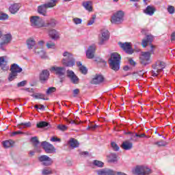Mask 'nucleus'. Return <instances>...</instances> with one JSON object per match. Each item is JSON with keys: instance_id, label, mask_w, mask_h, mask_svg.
<instances>
[{"instance_id": "6", "label": "nucleus", "mask_w": 175, "mask_h": 175, "mask_svg": "<svg viewBox=\"0 0 175 175\" xmlns=\"http://www.w3.org/2000/svg\"><path fill=\"white\" fill-rule=\"evenodd\" d=\"M166 64L165 62L161 61H157L152 66V76L157 77L165 69Z\"/></svg>"}, {"instance_id": "26", "label": "nucleus", "mask_w": 175, "mask_h": 175, "mask_svg": "<svg viewBox=\"0 0 175 175\" xmlns=\"http://www.w3.org/2000/svg\"><path fill=\"white\" fill-rule=\"evenodd\" d=\"M0 67L3 70H8L9 69L8 61L5 59V57H0Z\"/></svg>"}, {"instance_id": "33", "label": "nucleus", "mask_w": 175, "mask_h": 175, "mask_svg": "<svg viewBox=\"0 0 175 175\" xmlns=\"http://www.w3.org/2000/svg\"><path fill=\"white\" fill-rule=\"evenodd\" d=\"M69 144L72 148H76L77 147H79V144L77 139L71 138L69 141Z\"/></svg>"}, {"instance_id": "52", "label": "nucleus", "mask_w": 175, "mask_h": 175, "mask_svg": "<svg viewBox=\"0 0 175 175\" xmlns=\"http://www.w3.org/2000/svg\"><path fill=\"white\" fill-rule=\"evenodd\" d=\"M129 62L132 66H136V62L132 59V58L129 59Z\"/></svg>"}, {"instance_id": "28", "label": "nucleus", "mask_w": 175, "mask_h": 175, "mask_svg": "<svg viewBox=\"0 0 175 175\" xmlns=\"http://www.w3.org/2000/svg\"><path fill=\"white\" fill-rule=\"evenodd\" d=\"M132 147H133V144L129 141H126L122 144V148H123V150H131Z\"/></svg>"}, {"instance_id": "64", "label": "nucleus", "mask_w": 175, "mask_h": 175, "mask_svg": "<svg viewBox=\"0 0 175 175\" xmlns=\"http://www.w3.org/2000/svg\"><path fill=\"white\" fill-rule=\"evenodd\" d=\"M34 107H35V109H39V105H36L34 106Z\"/></svg>"}, {"instance_id": "44", "label": "nucleus", "mask_w": 175, "mask_h": 175, "mask_svg": "<svg viewBox=\"0 0 175 175\" xmlns=\"http://www.w3.org/2000/svg\"><path fill=\"white\" fill-rule=\"evenodd\" d=\"M46 47L47 49H54V47H55V44L52 41H48L46 42Z\"/></svg>"}, {"instance_id": "57", "label": "nucleus", "mask_w": 175, "mask_h": 175, "mask_svg": "<svg viewBox=\"0 0 175 175\" xmlns=\"http://www.w3.org/2000/svg\"><path fill=\"white\" fill-rule=\"evenodd\" d=\"M175 40V31H174L172 34H171V41L173 42Z\"/></svg>"}, {"instance_id": "40", "label": "nucleus", "mask_w": 175, "mask_h": 175, "mask_svg": "<svg viewBox=\"0 0 175 175\" xmlns=\"http://www.w3.org/2000/svg\"><path fill=\"white\" fill-rule=\"evenodd\" d=\"M42 175L53 174V171L51 170V168L46 167L42 170Z\"/></svg>"}, {"instance_id": "62", "label": "nucleus", "mask_w": 175, "mask_h": 175, "mask_svg": "<svg viewBox=\"0 0 175 175\" xmlns=\"http://www.w3.org/2000/svg\"><path fill=\"white\" fill-rule=\"evenodd\" d=\"M44 43V41L41 40L38 42V44H40V46H42V44H43Z\"/></svg>"}, {"instance_id": "13", "label": "nucleus", "mask_w": 175, "mask_h": 175, "mask_svg": "<svg viewBox=\"0 0 175 175\" xmlns=\"http://www.w3.org/2000/svg\"><path fill=\"white\" fill-rule=\"evenodd\" d=\"M67 77L70 79V81L72 84H79V81H80V79H79V77L75 74V72L71 70H67L66 71Z\"/></svg>"}, {"instance_id": "1", "label": "nucleus", "mask_w": 175, "mask_h": 175, "mask_svg": "<svg viewBox=\"0 0 175 175\" xmlns=\"http://www.w3.org/2000/svg\"><path fill=\"white\" fill-rule=\"evenodd\" d=\"M108 64L110 69L114 70V72H118L121 64V55L117 53H111Z\"/></svg>"}, {"instance_id": "17", "label": "nucleus", "mask_w": 175, "mask_h": 175, "mask_svg": "<svg viewBox=\"0 0 175 175\" xmlns=\"http://www.w3.org/2000/svg\"><path fill=\"white\" fill-rule=\"evenodd\" d=\"M12 34L8 33L3 36V41L0 43V49L5 50L4 46H8L12 42Z\"/></svg>"}, {"instance_id": "51", "label": "nucleus", "mask_w": 175, "mask_h": 175, "mask_svg": "<svg viewBox=\"0 0 175 175\" xmlns=\"http://www.w3.org/2000/svg\"><path fill=\"white\" fill-rule=\"evenodd\" d=\"M73 96L76 97L79 94H80V90L79 89H75L72 91Z\"/></svg>"}, {"instance_id": "4", "label": "nucleus", "mask_w": 175, "mask_h": 175, "mask_svg": "<svg viewBox=\"0 0 175 175\" xmlns=\"http://www.w3.org/2000/svg\"><path fill=\"white\" fill-rule=\"evenodd\" d=\"M57 0H51L49 2L38 6V13L42 16H46L47 13V9L50 8H54V6L57 5Z\"/></svg>"}, {"instance_id": "60", "label": "nucleus", "mask_w": 175, "mask_h": 175, "mask_svg": "<svg viewBox=\"0 0 175 175\" xmlns=\"http://www.w3.org/2000/svg\"><path fill=\"white\" fill-rule=\"evenodd\" d=\"M124 70H125L126 72L129 70L130 68L129 67V66H125L124 68H123Z\"/></svg>"}, {"instance_id": "38", "label": "nucleus", "mask_w": 175, "mask_h": 175, "mask_svg": "<svg viewBox=\"0 0 175 175\" xmlns=\"http://www.w3.org/2000/svg\"><path fill=\"white\" fill-rule=\"evenodd\" d=\"M154 144L158 147H166V146H167V142L166 141L160 140L159 142H154Z\"/></svg>"}, {"instance_id": "27", "label": "nucleus", "mask_w": 175, "mask_h": 175, "mask_svg": "<svg viewBox=\"0 0 175 175\" xmlns=\"http://www.w3.org/2000/svg\"><path fill=\"white\" fill-rule=\"evenodd\" d=\"M77 66L79 67V72H81L82 75H86L88 73V70L87 69V67L83 66L81 62H77Z\"/></svg>"}, {"instance_id": "15", "label": "nucleus", "mask_w": 175, "mask_h": 175, "mask_svg": "<svg viewBox=\"0 0 175 175\" xmlns=\"http://www.w3.org/2000/svg\"><path fill=\"white\" fill-rule=\"evenodd\" d=\"M38 161L42 162V165H43V166H51V165H53V159L47 155L40 156L38 157Z\"/></svg>"}, {"instance_id": "18", "label": "nucleus", "mask_w": 175, "mask_h": 175, "mask_svg": "<svg viewBox=\"0 0 175 175\" xmlns=\"http://www.w3.org/2000/svg\"><path fill=\"white\" fill-rule=\"evenodd\" d=\"M97 175H116V172L109 168H103L96 170Z\"/></svg>"}, {"instance_id": "41", "label": "nucleus", "mask_w": 175, "mask_h": 175, "mask_svg": "<svg viewBox=\"0 0 175 175\" xmlns=\"http://www.w3.org/2000/svg\"><path fill=\"white\" fill-rule=\"evenodd\" d=\"M111 147L112 148V150L113 151H119L120 150V146L116 142H111Z\"/></svg>"}, {"instance_id": "30", "label": "nucleus", "mask_w": 175, "mask_h": 175, "mask_svg": "<svg viewBox=\"0 0 175 175\" xmlns=\"http://www.w3.org/2000/svg\"><path fill=\"white\" fill-rule=\"evenodd\" d=\"M108 162H110L111 163H114L117 162V154L111 153L108 156Z\"/></svg>"}, {"instance_id": "48", "label": "nucleus", "mask_w": 175, "mask_h": 175, "mask_svg": "<svg viewBox=\"0 0 175 175\" xmlns=\"http://www.w3.org/2000/svg\"><path fill=\"white\" fill-rule=\"evenodd\" d=\"M57 129L59 130V131H66V129H68V126H66V125H64V124H59L57 126Z\"/></svg>"}, {"instance_id": "16", "label": "nucleus", "mask_w": 175, "mask_h": 175, "mask_svg": "<svg viewBox=\"0 0 175 175\" xmlns=\"http://www.w3.org/2000/svg\"><path fill=\"white\" fill-rule=\"evenodd\" d=\"M119 46L127 54H133V49H132V44L131 42H119Z\"/></svg>"}, {"instance_id": "22", "label": "nucleus", "mask_w": 175, "mask_h": 175, "mask_svg": "<svg viewBox=\"0 0 175 175\" xmlns=\"http://www.w3.org/2000/svg\"><path fill=\"white\" fill-rule=\"evenodd\" d=\"M20 8H21V4L14 3L10 6L9 11L12 14H16V13L20 10Z\"/></svg>"}, {"instance_id": "5", "label": "nucleus", "mask_w": 175, "mask_h": 175, "mask_svg": "<svg viewBox=\"0 0 175 175\" xmlns=\"http://www.w3.org/2000/svg\"><path fill=\"white\" fill-rule=\"evenodd\" d=\"M154 40V37L152 35H147L145 38L142 40V46L144 49L150 44V51H148L150 53V55H152L154 54V51L155 50V45L151 44L152 43V41Z\"/></svg>"}, {"instance_id": "59", "label": "nucleus", "mask_w": 175, "mask_h": 175, "mask_svg": "<svg viewBox=\"0 0 175 175\" xmlns=\"http://www.w3.org/2000/svg\"><path fill=\"white\" fill-rule=\"evenodd\" d=\"M89 128H91L92 129H96V128H98V125L93 124L91 126V127H89Z\"/></svg>"}, {"instance_id": "11", "label": "nucleus", "mask_w": 175, "mask_h": 175, "mask_svg": "<svg viewBox=\"0 0 175 175\" xmlns=\"http://www.w3.org/2000/svg\"><path fill=\"white\" fill-rule=\"evenodd\" d=\"M151 61V53L149 51L142 52L139 56V63L144 66L148 65Z\"/></svg>"}, {"instance_id": "56", "label": "nucleus", "mask_w": 175, "mask_h": 175, "mask_svg": "<svg viewBox=\"0 0 175 175\" xmlns=\"http://www.w3.org/2000/svg\"><path fill=\"white\" fill-rule=\"evenodd\" d=\"M135 137H146V134L142 133L141 135H139V134L136 133L135 135Z\"/></svg>"}, {"instance_id": "25", "label": "nucleus", "mask_w": 175, "mask_h": 175, "mask_svg": "<svg viewBox=\"0 0 175 175\" xmlns=\"http://www.w3.org/2000/svg\"><path fill=\"white\" fill-rule=\"evenodd\" d=\"M27 49L29 50H32L33 47H35V44H36V42L35 41V39L33 38H29L26 41Z\"/></svg>"}, {"instance_id": "50", "label": "nucleus", "mask_w": 175, "mask_h": 175, "mask_svg": "<svg viewBox=\"0 0 175 175\" xmlns=\"http://www.w3.org/2000/svg\"><path fill=\"white\" fill-rule=\"evenodd\" d=\"M27 85V81H22L21 82H19L17 83V87H25Z\"/></svg>"}, {"instance_id": "45", "label": "nucleus", "mask_w": 175, "mask_h": 175, "mask_svg": "<svg viewBox=\"0 0 175 175\" xmlns=\"http://www.w3.org/2000/svg\"><path fill=\"white\" fill-rule=\"evenodd\" d=\"M167 12L170 13V14H174V6L172 5H168L167 7Z\"/></svg>"}, {"instance_id": "54", "label": "nucleus", "mask_w": 175, "mask_h": 175, "mask_svg": "<svg viewBox=\"0 0 175 175\" xmlns=\"http://www.w3.org/2000/svg\"><path fill=\"white\" fill-rule=\"evenodd\" d=\"M24 133L18 131H14L12 133V136H16V135H23Z\"/></svg>"}, {"instance_id": "3", "label": "nucleus", "mask_w": 175, "mask_h": 175, "mask_svg": "<svg viewBox=\"0 0 175 175\" xmlns=\"http://www.w3.org/2000/svg\"><path fill=\"white\" fill-rule=\"evenodd\" d=\"M30 25L33 28H43L46 27V23L40 16H32L30 17Z\"/></svg>"}, {"instance_id": "32", "label": "nucleus", "mask_w": 175, "mask_h": 175, "mask_svg": "<svg viewBox=\"0 0 175 175\" xmlns=\"http://www.w3.org/2000/svg\"><path fill=\"white\" fill-rule=\"evenodd\" d=\"M55 25H57V21H55V19H51L45 23V26L44 27H51V28H54Z\"/></svg>"}, {"instance_id": "12", "label": "nucleus", "mask_w": 175, "mask_h": 175, "mask_svg": "<svg viewBox=\"0 0 175 175\" xmlns=\"http://www.w3.org/2000/svg\"><path fill=\"white\" fill-rule=\"evenodd\" d=\"M41 146L46 154L55 153L56 149L54 148V146H53L51 144L44 141L41 143Z\"/></svg>"}, {"instance_id": "39", "label": "nucleus", "mask_w": 175, "mask_h": 175, "mask_svg": "<svg viewBox=\"0 0 175 175\" xmlns=\"http://www.w3.org/2000/svg\"><path fill=\"white\" fill-rule=\"evenodd\" d=\"M92 164L94 166H96V167H103V165H105L103 162L98 160L93 161Z\"/></svg>"}, {"instance_id": "61", "label": "nucleus", "mask_w": 175, "mask_h": 175, "mask_svg": "<svg viewBox=\"0 0 175 175\" xmlns=\"http://www.w3.org/2000/svg\"><path fill=\"white\" fill-rule=\"evenodd\" d=\"M40 107L38 108L40 110H44V105H40Z\"/></svg>"}, {"instance_id": "47", "label": "nucleus", "mask_w": 175, "mask_h": 175, "mask_svg": "<svg viewBox=\"0 0 175 175\" xmlns=\"http://www.w3.org/2000/svg\"><path fill=\"white\" fill-rule=\"evenodd\" d=\"M65 121H66V122H68V124H76V125L79 124V121L77 120H73L66 118Z\"/></svg>"}, {"instance_id": "55", "label": "nucleus", "mask_w": 175, "mask_h": 175, "mask_svg": "<svg viewBox=\"0 0 175 175\" xmlns=\"http://www.w3.org/2000/svg\"><path fill=\"white\" fill-rule=\"evenodd\" d=\"M51 142H61V139L57 137H53L51 139Z\"/></svg>"}, {"instance_id": "36", "label": "nucleus", "mask_w": 175, "mask_h": 175, "mask_svg": "<svg viewBox=\"0 0 175 175\" xmlns=\"http://www.w3.org/2000/svg\"><path fill=\"white\" fill-rule=\"evenodd\" d=\"M36 126L37 128H46V126L50 128V124L47 122H40L37 124Z\"/></svg>"}, {"instance_id": "31", "label": "nucleus", "mask_w": 175, "mask_h": 175, "mask_svg": "<svg viewBox=\"0 0 175 175\" xmlns=\"http://www.w3.org/2000/svg\"><path fill=\"white\" fill-rule=\"evenodd\" d=\"M82 5L86 10L88 12H92V5L91 4V1H85Z\"/></svg>"}, {"instance_id": "24", "label": "nucleus", "mask_w": 175, "mask_h": 175, "mask_svg": "<svg viewBox=\"0 0 175 175\" xmlns=\"http://www.w3.org/2000/svg\"><path fill=\"white\" fill-rule=\"evenodd\" d=\"M49 35L53 40L59 39V33L55 29H51L49 32Z\"/></svg>"}, {"instance_id": "8", "label": "nucleus", "mask_w": 175, "mask_h": 175, "mask_svg": "<svg viewBox=\"0 0 175 175\" xmlns=\"http://www.w3.org/2000/svg\"><path fill=\"white\" fill-rule=\"evenodd\" d=\"M51 72H55V75L60 78V83L64 81L65 79V73H66V68L65 67L53 66L51 68Z\"/></svg>"}, {"instance_id": "43", "label": "nucleus", "mask_w": 175, "mask_h": 175, "mask_svg": "<svg viewBox=\"0 0 175 175\" xmlns=\"http://www.w3.org/2000/svg\"><path fill=\"white\" fill-rule=\"evenodd\" d=\"M55 91H57V89L55 88H49L46 90V95H50L51 94H53V92H55Z\"/></svg>"}, {"instance_id": "21", "label": "nucleus", "mask_w": 175, "mask_h": 175, "mask_svg": "<svg viewBox=\"0 0 175 175\" xmlns=\"http://www.w3.org/2000/svg\"><path fill=\"white\" fill-rule=\"evenodd\" d=\"M105 78L100 75H95L92 80L91 81L92 84H100V83H103Z\"/></svg>"}, {"instance_id": "35", "label": "nucleus", "mask_w": 175, "mask_h": 175, "mask_svg": "<svg viewBox=\"0 0 175 175\" xmlns=\"http://www.w3.org/2000/svg\"><path fill=\"white\" fill-rule=\"evenodd\" d=\"M14 144V142L10 140V141H5L3 142V146L5 148H9L10 147H13Z\"/></svg>"}, {"instance_id": "42", "label": "nucleus", "mask_w": 175, "mask_h": 175, "mask_svg": "<svg viewBox=\"0 0 175 175\" xmlns=\"http://www.w3.org/2000/svg\"><path fill=\"white\" fill-rule=\"evenodd\" d=\"M8 18H9V15H8L7 14H5L3 12H0V20L1 21L8 20Z\"/></svg>"}, {"instance_id": "10", "label": "nucleus", "mask_w": 175, "mask_h": 175, "mask_svg": "<svg viewBox=\"0 0 175 175\" xmlns=\"http://www.w3.org/2000/svg\"><path fill=\"white\" fill-rule=\"evenodd\" d=\"M133 173L136 175H147L151 174V170L144 165H137L133 170Z\"/></svg>"}, {"instance_id": "63", "label": "nucleus", "mask_w": 175, "mask_h": 175, "mask_svg": "<svg viewBox=\"0 0 175 175\" xmlns=\"http://www.w3.org/2000/svg\"><path fill=\"white\" fill-rule=\"evenodd\" d=\"M29 154L31 155V157H33V155H35V152L33 151H30Z\"/></svg>"}, {"instance_id": "14", "label": "nucleus", "mask_w": 175, "mask_h": 175, "mask_svg": "<svg viewBox=\"0 0 175 175\" xmlns=\"http://www.w3.org/2000/svg\"><path fill=\"white\" fill-rule=\"evenodd\" d=\"M110 38V34L109 33V31L104 30L101 32V35L98 38V44L102 46L103 44H105V42H107V40Z\"/></svg>"}, {"instance_id": "53", "label": "nucleus", "mask_w": 175, "mask_h": 175, "mask_svg": "<svg viewBox=\"0 0 175 175\" xmlns=\"http://www.w3.org/2000/svg\"><path fill=\"white\" fill-rule=\"evenodd\" d=\"M19 125H24L25 128H29L31 126V122L21 123Z\"/></svg>"}, {"instance_id": "19", "label": "nucleus", "mask_w": 175, "mask_h": 175, "mask_svg": "<svg viewBox=\"0 0 175 175\" xmlns=\"http://www.w3.org/2000/svg\"><path fill=\"white\" fill-rule=\"evenodd\" d=\"M31 142L34 150L39 152V151H40L42 144H40V142L38 139V137H31Z\"/></svg>"}, {"instance_id": "29", "label": "nucleus", "mask_w": 175, "mask_h": 175, "mask_svg": "<svg viewBox=\"0 0 175 175\" xmlns=\"http://www.w3.org/2000/svg\"><path fill=\"white\" fill-rule=\"evenodd\" d=\"M155 8L148 5L144 10V13H146V14H148V16H152L154 13H155Z\"/></svg>"}, {"instance_id": "23", "label": "nucleus", "mask_w": 175, "mask_h": 175, "mask_svg": "<svg viewBox=\"0 0 175 175\" xmlns=\"http://www.w3.org/2000/svg\"><path fill=\"white\" fill-rule=\"evenodd\" d=\"M49 76H50V73L47 70H43L42 72L40 74V80L43 83V81H46L47 79H49Z\"/></svg>"}, {"instance_id": "34", "label": "nucleus", "mask_w": 175, "mask_h": 175, "mask_svg": "<svg viewBox=\"0 0 175 175\" xmlns=\"http://www.w3.org/2000/svg\"><path fill=\"white\" fill-rule=\"evenodd\" d=\"M33 96L36 99H42L43 100H49V98H45L46 95H44L42 93H38L37 94H33Z\"/></svg>"}, {"instance_id": "37", "label": "nucleus", "mask_w": 175, "mask_h": 175, "mask_svg": "<svg viewBox=\"0 0 175 175\" xmlns=\"http://www.w3.org/2000/svg\"><path fill=\"white\" fill-rule=\"evenodd\" d=\"M35 53L36 54H38V55H40V57L42 59H44V58H46L47 57V55H46V52L44 51H43V50H40V51L35 50Z\"/></svg>"}, {"instance_id": "46", "label": "nucleus", "mask_w": 175, "mask_h": 175, "mask_svg": "<svg viewBox=\"0 0 175 175\" xmlns=\"http://www.w3.org/2000/svg\"><path fill=\"white\" fill-rule=\"evenodd\" d=\"M96 18V15H92L90 20L88 22V25H92L95 23V19Z\"/></svg>"}, {"instance_id": "2", "label": "nucleus", "mask_w": 175, "mask_h": 175, "mask_svg": "<svg viewBox=\"0 0 175 175\" xmlns=\"http://www.w3.org/2000/svg\"><path fill=\"white\" fill-rule=\"evenodd\" d=\"M63 59L62 60V64L64 66H67L68 68H72L76 64V60L73 57V54L68 51H64L62 54Z\"/></svg>"}, {"instance_id": "20", "label": "nucleus", "mask_w": 175, "mask_h": 175, "mask_svg": "<svg viewBox=\"0 0 175 175\" xmlns=\"http://www.w3.org/2000/svg\"><path fill=\"white\" fill-rule=\"evenodd\" d=\"M95 50H96L95 45H92L88 48L86 52V57L88 59H92L95 57Z\"/></svg>"}, {"instance_id": "7", "label": "nucleus", "mask_w": 175, "mask_h": 175, "mask_svg": "<svg viewBox=\"0 0 175 175\" xmlns=\"http://www.w3.org/2000/svg\"><path fill=\"white\" fill-rule=\"evenodd\" d=\"M11 73L9 75V81H13L16 77H17L18 73H21L23 72V68L16 64H13L10 68Z\"/></svg>"}, {"instance_id": "58", "label": "nucleus", "mask_w": 175, "mask_h": 175, "mask_svg": "<svg viewBox=\"0 0 175 175\" xmlns=\"http://www.w3.org/2000/svg\"><path fill=\"white\" fill-rule=\"evenodd\" d=\"M80 155H83V157H87L88 156V152L85 151V152H80Z\"/></svg>"}, {"instance_id": "9", "label": "nucleus", "mask_w": 175, "mask_h": 175, "mask_svg": "<svg viewBox=\"0 0 175 175\" xmlns=\"http://www.w3.org/2000/svg\"><path fill=\"white\" fill-rule=\"evenodd\" d=\"M124 13L123 11H118L116 12L113 16L111 18V23L112 24H122V22L124 21Z\"/></svg>"}, {"instance_id": "49", "label": "nucleus", "mask_w": 175, "mask_h": 175, "mask_svg": "<svg viewBox=\"0 0 175 175\" xmlns=\"http://www.w3.org/2000/svg\"><path fill=\"white\" fill-rule=\"evenodd\" d=\"M73 22L75 23V24L77 25V24H81V23L83 22V20H81V18H73Z\"/></svg>"}]
</instances>
